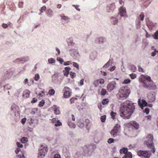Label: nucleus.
<instances>
[{"instance_id":"obj_55","label":"nucleus","mask_w":158,"mask_h":158,"mask_svg":"<svg viewBox=\"0 0 158 158\" xmlns=\"http://www.w3.org/2000/svg\"><path fill=\"white\" fill-rule=\"evenodd\" d=\"M110 65V61H108L103 66V68H108Z\"/></svg>"},{"instance_id":"obj_13","label":"nucleus","mask_w":158,"mask_h":158,"mask_svg":"<svg viewBox=\"0 0 158 158\" xmlns=\"http://www.w3.org/2000/svg\"><path fill=\"white\" fill-rule=\"evenodd\" d=\"M104 82V80L103 79L100 78L95 80L93 82V84L95 87H97L103 84Z\"/></svg>"},{"instance_id":"obj_42","label":"nucleus","mask_w":158,"mask_h":158,"mask_svg":"<svg viewBox=\"0 0 158 158\" xmlns=\"http://www.w3.org/2000/svg\"><path fill=\"white\" fill-rule=\"evenodd\" d=\"M16 145L18 148H22L23 147V145L20 142H17L16 143Z\"/></svg>"},{"instance_id":"obj_20","label":"nucleus","mask_w":158,"mask_h":158,"mask_svg":"<svg viewBox=\"0 0 158 158\" xmlns=\"http://www.w3.org/2000/svg\"><path fill=\"white\" fill-rule=\"evenodd\" d=\"M131 124L136 129H138L139 128V124L135 121H134L132 122Z\"/></svg>"},{"instance_id":"obj_1","label":"nucleus","mask_w":158,"mask_h":158,"mask_svg":"<svg viewBox=\"0 0 158 158\" xmlns=\"http://www.w3.org/2000/svg\"><path fill=\"white\" fill-rule=\"evenodd\" d=\"M153 136L151 134L148 135L145 138L144 142L145 145L151 149L150 151L139 150L137 152V154L139 156H142L144 158H149L152 155L151 152L154 153L155 152L154 146L153 144Z\"/></svg>"},{"instance_id":"obj_21","label":"nucleus","mask_w":158,"mask_h":158,"mask_svg":"<svg viewBox=\"0 0 158 158\" xmlns=\"http://www.w3.org/2000/svg\"><path fill=\"white\" fill-rule=\"evenodd\" d=\"M46 14L48 16L51 17L53 15V12L52 10L50 9H48L46 11Z\"/></svg>"},{"instance_id":"obj_57","label":"nucleus","mask_w":158,"mask_h":158,"mask_svg":"<svg viewBox=\"0 0 158 158\" xmlns=\"http://www.w3.org/2000/svg\"><path fill=\"white\" fill-rule=\"evenodd\" d=\"M73 6L78 11H80V9L79 8V6L78 5H73Z\"/></svg>"},{"instance_id":"obj_39","label":"nucleus","mask_w":158,"mask_h":158,"mask_svg":"<svg viewBox=\"0 0 158 158\" xmlns=\"http://www.w3.org/2000/svg\"><path fill=\"white\" fill-rule=\"evenodd\" d=\"M62 125L60 121L59 120H57L55 124V126L56 127L60 126H61Z\"/></svg>"},{"instance_id":"obj_16","label":"nucleus","mask_w":158,"mask_h":158,"mask_svg":"<svg viewBox=\"0 0 158 158\" xmlns=\"http://www.w3.org/2000/svg\"><path fill=\"white\" fill-rule=\"evenodd\" d=\"M61 19L64 23H68L70 21V19L68 16L64 15H60Z\"/></svg>"},{"instance_id":"obj_48","label":"nucleus","mask_w":158,"mask_h":158,"mask_svg":"<svg viewBox=\"0 0 158 158\" xmlns=\"http://www.w3.org/2000/svg\"><path fill=\"white\" fill-rule=\"evenodd\" d=\"M72 64V62L71 61H68L66 62H64V65H68L71 64Z\"/></svg>"},{"instance_id":"obj_15","label":"nucleus","mask_w":158,"mask_h":158,"mask_svg":"<svg viewBox=\"0 0 158 158\" xmlns=\"http://www.w3.org/2000/svg\"><path fill=\"white\" fill-rule=\"evenodd\" d=\"M52 108L53 110L54 113L56 115H59L60 114L59 107L54 105L52 106Z\"/></svg>"},{"instance_id":"obj_52","label":"nucleus","mask_w":158,"mask_h":158,"mask_svg":"<svg viewBox=\"0 0 158 158\" xmlns=\"http://www.w3.org/2000/svg\"><path fill=\"white\" fill-rule=\"evenodd\" d=\"M114 141V139L113 138H110L108 140V143H113Z\"/></svg>"},{"instance_id":"obj_59","label":"nucleus","mask_w":158,"mask_h":158,"mask_svg":"<svg viewBox=\"0 0 158 158\" xmlns=\"http://www.w3.org/2000/svg\"><path fill=\"white\" fill-rule=\"evenodd\" d=\"M150 25L153 27H156L157 26V24L156 23L153 22H151Z\"/></svg>"},{"instance_id":"obj_10","label":"nucleus","mask_w":158,"mask_h":158,"mask_svg":"<svg viewBox=\"0 0 158 158\" xmlns=\"http://www.w3.org/2000/svg\"><path fill=\"white\" fill-rule=\"evenodd\" d=\"M63 90L64 92V95L65 98H68L70 97L72 92L69 88L67 86L65 87Z\"/></svg>"},{"instance_id":"obj_11","label":"nucleus","mask_w":158,"mask_h":158,"mask_svg":"<svg viewBox=\"0 0 158 158\" xmlns=\"http://www.w3.org/2000/svg\"><path fill=\"white\" fill-rule=\"evenodd\" d=\"M118 14L122 17L127 18L128 15L127 14L126 8L123 6H120L119 9Z\"/></svg>"},{"instance_id":"obj_23","label":"nucleus","mask_w":158,"mask_h":158,"mask_svg":"<svg viewBox=\"0 0 158 158\" xmlns=\"http://www.w3.org/2000/svg\"><path fill=\"white\" fill-rule=\"evenodd\" d=\"M48 61L49 64H53L55 63L56 61L55 59L51 58L48 59Z\"/></svg>"},{"instance_id":"obj_24","label":"nucleus","mask_w":158,"mask_h":158,"mask_svg":"<svg viewBox=\"0 0 158 158\" xmlns=\"http://www.w3.org/2000/svg\"><path fill=\"white\" fill-rule=\"evenodd\" d=\"M127 152V148H123L121 149L120 150V152L121 154H126Z\"/></svg>"},{"instance_id":"obj_6","label":"nucleus","mask_w":158,"mask_h":158,"mask_svg":"<svg viewBox=\"0 0 158 158\" xmlns=\"http://www.w3.org/2000/svg\"><path fill=\"white\" fill-rule=\"evenodd\" d=\"M48 150V148L45 145H42L39 149V152L37 157L39 158H43L46 154V152Z\"/></svg>"},{"instance_id":"obj_38","label":"nucleus","mask_w":158,"mask_h":158,"mask_svg":"<svg viewBox=\"0 0 158 158\" xmlns=\"http://www.w3.org/2000/svg\"><path fill=\"white\" fill-rule=\"evenodd\" d=\"M109 102V100L108 99H105L102 100V103L103 105H105L107 104Z\"/></svg>"},{"instance_id":"obj_56","label":"nucleus","mask_w":158,"mask_h":158,"mask_svg":"<svg viewBox=\"0 0 158 158\" xmlns=\"http://www.w3.org/2000/svg\"><path fill=\"white\" fill-rule=\"evenodd\" d=\"M116 113H114L113 112H112L111 113L110 115L111 117V118L113 119H114L115 118V115H116Z\"/></svg>"},{"instance_id":"obj_18","label":"nucleus","mask_w":158,"mask_h":158,"mask_svg":"<svg viewBox=\"0 0 158 158\" xmlns=\"http://www.w3.org/2000/svg\"><path fill=\"white\" fill-rule=\"evenodd\" d=\"M30 93V91L28 90H25L23 92V96L24 98H27L29 97Z\"/></svg>"},{"instance_id":"obj_14","label":"nucleus","mask_w":158,"mask_h":158,"mask_svg":"<svg viewBox=\"0 0 158 158\" xmlns=\"http://www.w3.org/2000/svg\"><path fill=\"white\" fill-rule=\"evenodd\" d=\"M138 102L139 105L143 110V107L147 106V102L145 100L143 99L141 100L140 98L139 99Z\"/></svg>"},{"instance_id":"obj_8","label":"nucleus","mask_w":158,"mask_h":158,"mask_svg":"<svg viewBox=\"0 0 158 158\" xmlns=\"http://www.w3.org/2000/svg\"><path fill=\"white\" fill-rule=\"evenodd\" d=\"M156 93L153 91L149 92L147 95L148 102H152L156 100Z\"/></svg>"},{"instance_id":"obj_40","label":"nucleus","mask_w":158,"mask_h":158,"mask_svg":"<svg viewBox=\"0 0 158 158\" xmlns=\"http://www.w3.org/2000/svg\"><path fill=\"white\" fill-rule=\"evenodd\" d=\"M15 152L17 154V155H18L20 153H22L21 151V150L19 148H16L15 150Z\"/></svg>"},{"instance_id":"obj_32","label":"nucleus","mask_w":158,"mask_h":158,"mask_svg":"<svg viewBox=\"0 0 158 158\" xmlns=\"http://www.w3.org/2000/svg\"><path fill=\"white\" fill-rule=\"evenodd\" d=\"M48 93L51 95H53L55 93V91L53 89H51L49 90Z\"/></svg>"},{"instance_id":"obj_62","label":"nucleus","mask_w":158,"mask_h":158,"mask_svg":"<svg viewBox=\"0 0 158 158\" xmlns=\"http://www.w3.org/2000/svg\"><path fill=\"white\" fill-rule=\"evenodd\" d=\"M44 91H42L41 93H40L38 94V95L41 97L43 96L44 95Z\"/></svg>"},{"instance_id":"obj_29","label":"nucleus","mask_w":158,"mask_h":158,"mask_svg":"<svg viewBox=\"0 0 158 158\" xmlns=\"http://www.w3.org/2000/svg\"><path fill=\"white\" fill-rule=\"evenodd\" d=\"M20 141L23 143H25L27 142L28 141V139L26 137H23L21 139Z\"/></svg>"},{"instance_id":"obj_7","label":"nucleus","mask_w":158,"mask_h":158,"mask_svg":"<svg viewBox=\"0 0 158 158\" xmlns=\"http://www.w3.org/2000/svg\"><path fill=\"white\" fill-rule=\"evenodd\" d=\"M120 132V126L118 124H116L110 133L113 137H115L118 135Z\"/></svg>"},{"instance_id":"obj_58","label":"nucleus","mask_w":158,"mask_h":158,"mask_svg":"<svg viewBox=\"0 0 158 158\" xmlns=\"http://www.w3.org/2000/svg\"><path fill=\"white\" fill-rule=\"evenodd\" d=\"M130 76L132 79H134L136 77V75L135 74L132 73L130 74Z\"/></svg>"},{"instance_id":"obj_27","label":"nucleus","mask_w":158,"mask_h":158,"mask_svg":"<svg viewBox=\"0 0 158 158\" xmlns=\"http://www.w3.org/2000/svg\"><path fill=\"white\" fill-rule=\"evenodd\" d=\"M131 82V80L129 79H124L122 83L123 84H127L130 83Z\"/></svg>"},{"instance_id":"obj_31","label":"nucleus","mask_w":158,"mask_h":158,"mask_svg":"<svg viewBox=\"0 0 158 158\" xmlns=\"http://www.w3.org/2000/svg\"><path fill=\"white\" fill-rule=\"evenodd\" d=\"M144 17V15L143 13H141L139 15V20L143 21Z\"/></svg>"},{"instance_id":"obj_36","label":"nucleus","mask_w":158,"mask_h":158,"mask_svg":"<svg viewBox=\"0 0 158 158\" xmlns=\"http://www.w3.org/2000/svg\"><path fill=\"white\" fill-rule=\"evenodd\" d=\"M107 91L106 89H102L101 92V94L102 95H105L106 94Z\"/></svg>"},{"instance_id":"obj_41","label":"nucleus","mask_w":158,"mask_h":158,"mask_svg":"<svg viewBox=\"0 0 158 158\" xmlns=\"http://www.w3.org/2000/svg\"><path fill=\"white\" fill-rule=\"evenodd\" d=\"M149 85H150L152 87L154 88L155 87L154 82L152 81V80L148 82Z\"/></svg>"},{"instance_id":"obj_33","label":"nucleus","mask_w":158,"mask_h":158,"mask_svg":"<svg viewBox=\"0 0 158 158\" xmlns=\"http://www.w3.org/2000/svg\"><path fill=\"white\" fill-rule=\"evenodd\" d=\"M77 125L79 127L81 128H82L84 126V123L81 121H79L77 123Z\"/></svg>"},{"instance_id":"obj_45","label":"nucleus","mask_w":158,"mask_h":158,"mask_svg":"<svg viewBox=\"0 0 158 158\" xmlns=\"http://www.w3.org/2000/svg\"><path fill=\"white\" fill-rule=\"evenodd\" d=\"M73 64L74 67H76L77 69H79V66L78 64L77 63L73 62Z\"/></svg>"},{"instance_id":"obj_37","label":"nucleus","mask_w":158,"mask_h":158,"mask_svg":"<svg viewBox=\"0 0 158 158\" xmlns=\"http://www.w3.org/2000/svg\"><path fill=\"white\" fill-rule=\"evenodd\" d=\"M17 158H25V156L22 153L17 155Z\"/></svg>"},{"instance_id":"obj_44","label":"nucleus","mask_w":158,"mask_h":158,"mask_svg":"<svg viewBox=\"0 0 158 158\" xmlns=\"http://www.w3.org/2000/svg\"><path fill=\"white\" fill-rule=\"evenodd\" d=\"M106 119V116L105 115L102 116L101 117V120L102 122H104Z\"/></svg>"},{"instance_id":"obj_9","label":"nucleus","mask_w":158,"mask_h":158,"mask_svg":"<svg viewBox=\"0 0 158 158\" xmlns=\"http://www.w3.org/2000/svg\"><path fill=\"white\" fill-rule=\"evenodd\" d=\"M143 78L145 79L148 82L151 80V77L149 76L146 75H141L139 77V81L144 84V85H146V81L143 79Z\"/></svg>"},{"instance_id":"obj_30","label":"nucleus","mask_w":158,"mask_h":158,"mask_svg":"<svg viewBox=\"0 0 158 158\" xmlns=\"http://www.w3.org/2000/svg\"><path fill=\"white\" fill-rule=\"evenodd\" d=\"M38 109L37 108H34L31 109L30 113L32 114H34L37 112Z\"/></svg>"},{"instance_id":"obj_28","label":"nucleus","mask_w":158,"mask_h":158,"mask_svg":"<svg viewBox=\"0 0 158 158\" xmlns=\"http://www.w3.org/2000/svg\"><path fill=\"white\" fill-rule=\"evenodd\" d=\"M152 36L155 39L158 40V30L155 32L154 35H153Z\"/></svg>"},{"instance_id":"obj_53","label":"nucleus","mask_w":158,"mask_h":158,"mask_svg":"<svg viewBox=\"0 0 158 158\" xmlns=\"http://www.w3.org/2000/svg\"><path fill=\"white\" fill-rule=\"evenodd\" d=\"M149 111L150 110L149 108H146L143 111V112L147 114H148L149 112Z\"/></svg>"},{"instance_id":"obj_34","label":"nucleus","mask_w":158,"mask_h":158,"mask_svg":"<svg viewBox=\"0 0 158 158\" xmlns=\"http://www.w3.org/2000/svg\"><path fill=\"white\" fill-rule=\"evenodd\" d=\"M68 126L71 128H75V125L70 122H68Z\"/></svg>"},{"instance_id":"obj_49","label":"nucleus","mask_w":158,"mask_h":158,"mask_svg":"<svg viewBox=\"0 0 158 158\" xmlns=\"http://www.w3.org/2000/svg\"><path fill=\"white\" fill-rule=\"evenodd\" d=\"M76 158H85L84 156L81 154L78 153L77 154V157Z\"/></svg>"},{"instance_id":"obj_43","label":"nucleus","mask_w":158,"mask_h":158,"mask_svg":"<svg viewBox=\"0 0 158 158\" xmlns=\"http://www.w3.org/2000/svg\"><path fill=\"white\" fill-rule=\"evenodd\" d=\"M45 103L44 100H42L41 101H40L39 104V106L40 107H42L44 106V104Z\"/></svg>"},{"instance_id":"obj_50","label":"nucleus","mask_w":158,"mask_h":158,"mask_svg":"<svg viewBox=\"0 0 158 158\" xmlns=\"http://www.w3.org/2000/svg\"><path fill=\"white\" fill-rule=\"evenodd\" d=\"M57 61H59L60 64H62L64 62L63 59L60 57H57Z\"/></svg>"},{"instance_id":"obj_4","label":"nucleus","mask_w":158,"mask_h":158,"mask_svg":"<svg viewBox=\"0 0 158 158\" xmlns=\"http://www.w3.org/2000/svg\"><path fill=\"white\" fill-rule=\"evenodd\" d=\"M130 93V90L127 86L122 87L119 89L117 96L119 99L127 98Z\"/></svg>"},{"instance_id":"obj_51","label":"nucleus","mask_w":158,"mask_h":158,"mask_svg":"<svg viewBox=\"0 0 158 158\" xmlns=\"http://www.w3.org/2000/svg\"><path fill=\"white\" fill-rule=\"evenodd\" d=\"M84 79H81L80 81L78 82V84H79L81 86H82L84 85Z\"/></svg>"},{"instance_id":"obj_47","label":"nucleus","mask_w":158,"mask_h":158,"mask_svg":"<svg viewBox=\"0 0 158 158\" xmlns=\"http://www.w3.org/2000/svg\"><path fill=\"white\" fill-rule=\"evenodd\" d=\"M126 155H127V158H132V155L131 152H127L126 154Z\"/></svg>"},{"instance_id":"obj_64","label":"nucleus","mask_w":158,"mask_h":158,"mask_svg":"<svg viewBox=\"0 0 158 158\" xmlns=\"http://www.w3.org/2000/svg\"><path fill=\"white\" fill-rule=\"evenodd\" d=\"M60 156L58 154H56L54 155V158H60Z\"/></svg>"},{"instance_id":"obj_19","label":"nucleus","mask_w":158,"mask_h":158,"mask_svg":"<svg viewBox=\"0 0 158 158\" xmlns=\"http://www.w3.org/2000/svg\"><path fill=\"white\" fill-rule=\"evenodd\" d=\"M151 49L153 51L151 53V56H154L156 55L158 56V51L154 47H152Z\"/></svg>"},{"instance_id":"obj_60","label":"nucleus","mask_w":158,"mask_h":158,"mask_svg":"<svg viewBox=\"0 0 158 158\" xmlns=\"http://www.w3.org/2000/svg\"><path fill=\"white\" fill-rule=\"evenodd\" d=\"M46 9V7L45 6H43L41 7L40 10L41 11V12H43Z\"/></svg>"},{"instance_id":"obj_22","label":"nucleus","mask_w":158,"mask_h":158,"mask_svg":"<svg viewBox=\"0 0 158 158\" xmlns=\"http://www.w3.org/2000/svg\"><path fill=\"white\" fill-rule=\"evenodd\" d=\"M111 20L112 24L114 25L116 24L118 22L117 19L113 17H111Z\"/></svg>"},{"instance_id":"obj_26","label":"nucleus","mask_w":158,"mask_h":158,"mask_svg":"<svg viewBox=\"0 0 158 158\" xmlns=\"http://www.w3.org/2000/svg\"><path fill=\"white\" fill-rule=\"evenodd\" d=\"M144 2L143 5L145 6H148L151 3V1L150 0H142Z\"/></svg>"},{"instance_id":"obj_63","label":"nucleus","mask_w":158,"mask_h":158,"mask_svg":"<svg viewBox=\"0 0 158 158\" xmlns=\"http://www.w3.org/2000/svg\"><path fill=\"white\" fill-rule=\"evenodd\" d=\"M115 69V66H113L111 68H110L108 69L111 71H113Z\"/></svg>"},{"instance_id":"obj_2","label":"nucleus","mask_w":158,"mask_h":158,"mask_svg":"<svg viewBox=\"0 0 158 158\" xmlns=\"http://www.w3.org/2000/svg\"><path fill=\"white\" fill-rule=\"evenodd\" d=\"M135 109L133 103L129 101H126L121 105L119 114L123 118L129 119Z\"/></svg>"},{"instance_id":"obj_12","label":"nucleus","mask_w":158,"mask_h":158,"mask_svg":"<svg viewBox=\"0 0 158 158\" xmlns=\"http://www.w3.org/2000/svg\"><path fill=\"white\" fill-rule=\"evenodd\" d=\"M117 84L114 81H113L109 83L107 85V89L108 91H111L115 88Z\"/></svg>"},{"instance_id":"obj_17","label":"nucleus","mask_w":158,"mask_h":158,"mask_svg":"<svg viewBox=\"0 0 158 158\" xmlns=\"http://www.w3.org/2000/svg\"><path fill=\"white\" fill-rule=\"evenodd\" d=\"M71 68L69 67H65L64 68V70L63 71L64 75L67 76L69 73V71L70 70Z\"/></svg>"},{"instance_id":"obj_25","label":"nucleus","mask_w":158,"mask_h":158,"mask_svg":"<svg viewBox=\"0 0 158 158\" xmlns=\"http://www.w3.org/2000/svg\"><path fill=\"white\" fill-rule=\"evenodd\" d=\"M97 39L98 40V43L99 44H103L105 42V39L103 37H100Z\"/></svg>"},{"instance_id":"obj_54","label":"nucleus","mask_w":158,"mask_h":158,"mask_svg":"<svg viewBox=\"0 0 158 158\" xmlns=\"http://www.w3.org/2000/svg\"><path fill=\"white\" fill-rule=\"evenodd\" d=\"M70 74L73 78L75 77L76 76V73L73 72H71L70 73Z\"/></svg>"},{"instance_id":"obj_46","label":"nucleus","mask_w":158,"mask_h":158,"mask_svg":"<svg viewBox=\"0 0 158 158\" xmlns=\"http://www.w3.org/2000/svg\"><path fill=\"white\" fill-rule=\"evenodd\" d=\"M77 100V98H73L70 99V104H72L74 102V101Z\"/></svg>"},{"instance_id":"obj_61","label":"nucleus","mask_w":158,"mask_h":158,"mask_svg":"<svg viewBox=\"0 0 158 158\" xmlns=\"http://www.w3.org/2000/svg\"><path fill=\"white\" fill-rule=\"evenodd\" d=\"M138 69L139 71L143 72V69L139 66H138Z\"/></svg>"},{"instance_id":"obj_5","label":"nucleus","mask_w":158,"mask_h":158,"mask_svg":"<svg viewBox=\"0 0 158 158\" xmlns=\"http://www.w3.org/2000/svg\"><path fill=\"white\" fill-rule=\"evenodd\" d=\"M10 113L13 117L19 116L20 113L19 107L14 103L12 104L11 106Z\"/></svg>"},{"instance_id":"obj_35","label":"nucleus","mask_w":158,"mask_h":158,"mask_svg":"<svg viewBox=\"0 0 158 158\" xmlns=\"http://www.w3.org/2000/svg\"><path fill=\"white\" fill-rule=\"evenodd\" d=\"M40 76L38 73L35 74L34 77V79L36 81H38L40 78Z\"/></svg>"},{"instance_id":"obj_3","label":"nucleus","mask_w":158,"mask_h":158,"mask_svg":"<svg viewBox=\"0 0 158 158\" xmlns=\"http://www.w3.org/2000/svg\"><path fill=\"white\" fill-rule=\"evenodd\" d=\"M68 46L67 48L68 51H71L70 55L74 59H76L79 56V54L77 50L75 49V44L72 41L68 43Z\"/></svg>"}]
</instances>
